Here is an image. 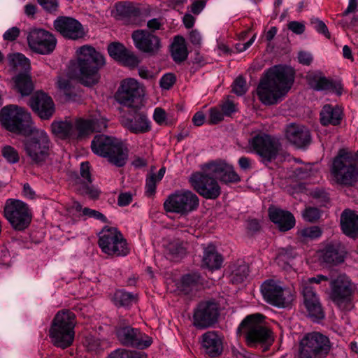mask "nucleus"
I'll return each mask as SVG.
<instances>
[{
  "mask_svg": "<svg viewBox=\"0 0 358 358\" xmlns=\"http://www.w3.org/2000/svg\"><path fill=\"white\" fill-rule=\"evenodd\" d=\"M294 80V72L290 67L275 65L262 75L256 92L259 101L264 105L277 103L291 89Z\"/></svg>",
  "mask_w": 358,
  "mask_h": 358,
  "instance_id": "f257e3e1",
  "label": "nucleus"
},
{
  "mask_svg": "<svg viewBox=\"0 0 358 358\" xmlns=\"http://www.w3.org/2000/svg\"><path fill=\"white\" fill-rule=\"evenodd\" d=\"M78 78L82 84L90 87L100 78L99 70L105 64L103 55L90 45H83L77 50Z\"/></svg>",
  "mask_w": 358,
  "mask_h": 358,
  "instance_id": "f03ea898",
  "label": "nucleus"
},
{
  "mask_svg": "<svg viewBox=\"0 0 358 358\" xmlns=\"http://www.w3.org/2000/svg\"><path fill=\"white\" fill-rule=\"evenodd\" d=\"M92 152L107 158L112 164L122 167L128 159V149L119 138L104 134L96 135L91 142Z\"/></svg>",
  "mask_w": 358,
  "mask_h": 358,
  "instance_id": "7ed1b4c3",
  "label": "nucleus"
},
{
  "mask_svg": "<svg viewBox=\"0 0 358 358\" xmlns=\"http://www.w3.org/2000/svg\"><path fill=\"white\" fill-rule=\"evenodd\" d=\"M76 324V315L73 312L69 310L57 312L49 329L52 343L62 349L71 346L75 338Z\"/></svg>",
  "mask_w": 358,
  "mask_h": 358,
  "instance_id": "20e7f679",
  "label": "nucleus"
},
{
  "mask_svg": "<svg viewBox=\"0 0 358 358\" xmlns=\"http://www.w3.org/2000/svg\"><path fill=\"white\" fill-rule=\"evenodd\" d=\"M0 122L7 131L16 134L25 135L33 131L30 113L17 105H8L1 108Z\"/></svg>",
  "mask_w": 358,
  "mask_h": 358,
  "instance_id": "39448f33",
  "label": "nucleus"
},
{
  "mask_svg": "<svg viewBox=\"0 0 358 358\" xmlns=\"http://www.w3.org/2000/svg\"><path fill=\"white\" fill-rule=\"evenodd\" d=\"M264 318L259 313L248 315L238 328V332L245 335L250 347L270 345L272 342L270 330L262 324Z\"/></svg>",
  "mask_w": 358,
  "mask_h": 358,
  "instance_id": "423d86ee",
  "label": "nucleus"
},
{
  "mask_svg": "<svg viewBox=\"0 0 358 358\" xmlns=\"http://www.w3.org/2000/svg\"><path fill=\"white\" fill-rule=\"evenodd\" d=\"M23 142V149L33 164L43 165L50 155L51 141L44 130H36Z\"/></svg>",
  "mask_w": 358,
  "mask_h": 358,
  "instance_id": "0eeeda50",
  "label": "nucleus"
},
{
  "mask_svg": "<svg viewBox=\"0 0 358 358\" xmlns=\"http://www.w3.org/2000/svg\"><path fill=\"white\" fill-rule=\"evenodd\" d=\"M3 216L16 231L27 229L32 220V213L29 205L15 199H8L3 207Z\"/></svg>",
  "mask_w": 358,
  "mask_h": 358,
  "instance_id": "6e6552de",
  "label": "nucleus"
},
{
  "mask_svg": "<svg viewBox=\"0 0 358 358\" xmlns=\"http://www.w3.org/2000/svg\"><path fill=\"white\" fill-rule=\"evenodd\" d=\"M99 245L102 252L111 256H126L129 252L127 241L115 227H105L99 234Z\"/></svg>",
  "mask_w": 358,
  "mask_h": 358,
  "instance_id": "1a4fd4ad",
  "label": "nucleus"
},
{
  "mask_svg": "<svg viewBox=\"0 0 358 358\" xmlns=\"http://www.w3.org/2000/svg\"><path fill=\"white\" fill-rule=\"evenodd\" d=\"M330 347L326 336L316 331L306 334L300 341L299 358H324Z\"/></svg>",
  "mask_w": 358,
  "mask_h": 358,
  "instance_id": "9d476101",
  "label": "nucleus"
},
{
  "mask_svg": "<svg viewBox=\"0 0 358 358\" xmlns=\"http://www.w3.org/2000/svg\"><path fill=\"white\" fill-rule=\"evenodd\" d=\"M358 176V150L352 155L346 149H341L337 154V182L351 185Z\"/></svg>",
  "mask_w": 358,
  "mask_h": 358,
  "instance_id": "9b49d317",
  "label": "nucleus"
},
{
  "mask_svg": "<svg viewBox=\"0 0 358 358\" xmlns=\"http://www.w3.org/2000/svg\"><path fill=\"white\" fill-rule=\"evenodd\" d=\"M199 203L198 196L192 192L180 190L168 196L164 203V208L166 212L184 215L196 210Z\"/></svg>",
  "mask_w": 358,
  "mask_h": 358,
  "instance_id": "f8f14e48",
  "label": "nucleus"
},
{
  "mask_svg": "<svg viewBox=\"0 0 358 358\" xmlns=\"http://www.w3.org/2000/svg\"><path fill=\"white\" fill-rule=\"evenodd\" d=\"M264 299L269 304L278 308H286L294 300V295L289 288L282 287L280 282L269 279L261 285Z\"/></svg>",
  "mask_w": 358,
  "mask_h": 358,
  "instance_id": "ddd939ff",
  "label": "nucleus"
},
{
  "mask_svg": "<svg viewBox=\"0 0 358 358\" xmlns=\"http://www.w3.org/2000/svg\"><path fill=\"white\" fill-rule=\"evenodd\" d=\"M250 152L260 156L264 162H271L275 159L280 148L279 141L265 133L255 135L248 141Z\"/></svg>",
  "mask_w": 358,
  "mask_h": 358,
  "instance_id": "4468645a",
  "label": "nucleus"
},
{
  "mask_svg": "<svg viewBox=\"0 0 358 358\" xmlns=\"http://www.w3.org/2000/svg\"><path fill=\"white\" fill-rule=\"evenodd\" d=\"M217 178L206 169L203 172L195 173L189 178L194 189L206 199H215L220 195L221 188Z\"/></svg>",
  "mask_w": 358,
  "mask_h": 358,
  "instance_id": "2eb2a0df",
  "label": "nucleus"
},
{
  "mask_svg": "<svg viewBox=\"0 0 358 358\" xmlns=\"http://www.w3.org/2000/svg\"><path fill=\"white\" fill-rule=\"evenodd\" d=\"M220 315L219 304L213 301H201L194 308L192 324L197 329H205L213 327Z\"/></svg>",
  "mask_w": 358,
  "mask_h": 358,
  "instance_id": "dca6fc26",
  "label": "nucleus"
},
{
  "mask_svg": "<svg viewBox=\"0 0 358 358\" xmlns=\"http://www.w3.org/2000/svg\"><path fill=\"white\" fill-rule=\"evenodd\" d=\"M115 334L118 341L124 346L143 350L152 343L149 336L139 329L131 325H119L115 328Z\"/></svg>",
  "mask_w": 358,
  "mask_h": 358,
  "instance_id": "f3484780",
  "label": "nucleus"
},
{
  "mask_svg": "<svg viewBox=\"0 0 358 358\" xmlns=\"http://www.w3.org/2000/svg\"><path fill=\"white\" fill-rule=\"evenodd\" d=\"M29 48L41 55H49L56 47L57 39L49 31L43 29H32L27 36Z\"/></svg>",
  "mask_w": 358,
  "mask_h": 358,
  "instance_id": "a211bd4d",
  "label": "nucleus"
},
{
  "mask_svg": "<svg viewBox=\"0 0 358 358\" xmlns=\"http://www.w3.org/2000/svg\"><path fill=\"white\" fill-rule=\"evenodd\" d=\"M131 38L136 49L150 56L157 55L162 48L160 38L147 29L134 31Z\"/></svg>",
  "mask_w": 358,
  "mask_h": 358,
  "instance_id": "6ab92c4d",
  "label": "nucleus"
},
{
  "mask_svg": "<svg viewBox=\"0 0 358 358\" xmlns=\"http://www.w3.org/2000/svg\"><path fill=\"white\" fill-rule=\"evenodd\" d=\"M142 95L143 89L138 82L134 78H127L122 81L116 99L121 105L131 108L141 100Z\"/></svg>",
  "mask_w": 358,
  "mask_h": 358,
  "instance_id": "aec40b11",
  "label": "nucleus"
},
{
  "mask_svg": "<svg viewBox=\"0 0 358 358\" xmlns=\"http://www.w3.org/2000/svg\"><path fill=\"white\" fill-rule=\"evenodd\" d=\"M53 25L55 30L66 38L77 40L85 35L81 23L73 17H58L55 20Z\"/></svg>",
  "mask_w": 358,
  "mask_h": 358,
  "instance_id": "412c9836",
  "label": "nucleus"
},
{
  "mask_svg": "<svg viewBox=\"0 0 358 358\" xmlns=\"http://www.w3.org/2000/svg\"><path fill=\"white\" fill-rule=\"evenodd\" d=\"M29 105L42 120H49L55 111L52 99L43 92H36L30 98Z\"/></svg>",
  "mask_w": 358,
  "mask_h": 358,
  "instance_id": "4be33fe9",
  "label": "nucleus"
},
{
  "mask_svg": "<svg viewBox=\"0 0 358 358\" xmlns=\"http://www.w3.org/2000/svg\"><path fill=\"white\" fill-rule=\"evenodd\" d=\"M106 127V120L100 116H93L87 119L78 118L74 125L76 138H83L94 132H101Z\"/></svg>",
  "mask_w": 358,
  "mask_h": 358,
  "instance_id": "5701e85b",
  "label": "nucleus"
},
{
  "mask_svg": "<svg viewBox=\"0 0 358 358\" xmlns=\"http://www.w3.org/2000/svg\"><path fill=\"white\" fill-rule=\"evenodd\" d=\"M287 140L298 149H306L311 142L310 131L305 126L292 123L285 130Z\"/></svg>",
  "mask_w": 358,
  "mask_h": 358,
  "instance_id": "b1692460",
  "label": "nucleus"
},
{
  "mask_svg": "<svg viewBox=\"0 0 358 358\" xmlns=\"http://www.w3.org/2000/svg\"><path fill=\"white\" fill-rule=\"evenodd\" d=\"M356 289L355 285L344 273L337 275V306L342 309L350 306L352 295Z\"/></svg>",
  "mask_w": 358,
  "mask_h": 358,
  "instance_id": "393cba45",
  "label": "nucleus"
},
{
  "mask_svg": "<svg viewBox=\"0 0 358 358\" xmlns=\"http://www.w3.org/2000/svg\"><path fill=\"white\" fill-rule=\"evenodd\" d=\"M201 348L206 355L215 358L223 352V341L221 336L215 331H208L201 337Z\"/></svg>",
  "mask_w": 358,
  "mask_h": 358,
  "instance_id": "a878e982",
  "label": "nucleus"
},
{
  "mask_svg": "<svg viewBox=\"0 0 358 358\" xmlns=\"http://www.w3.org/2000/svg\"><path fill=\"white\" fill-rule=\"evenodd\" d=\"M208 169L222 182L225 184L237 183L241 177L231 165L224 162H212L207 164Z\"/></svg>",
  "mask_w": 358,
  "mask_h": 358,
  "instance_id": "bb28decb",
  "label": "nucleus"
},
{
  "mask_svg": "<svg viewBox=\"0 0 358 358\" xmlns=\"http://www.w3.org/2000/svg\"><path fill=\"white\" fill-rule=\"evenodd\" d=\"M122 125L134 134H143L151 129L150 122L143 112L136 110L133 117H124Z\"/></svg>",
  "mask_w": 358,
  "mask_h": 358,
  "instance_id": "cd10ccee",
  "label": "nucleus"
},
{
  "mask_svg": "<svg viewBox=\"0 0 358 358\" xmlns=\"http://www.w3.org/2000/svg\"><path fill=\"white\" fill-rule=\"evenodd\" d=\"M304 303L310 317L315 320H320L324 317V313L322 309L317 295L313 288L310 286H305L302 291Z\"/></svg>",
  "mask_w": 358,
  "mask_h": 358,
  "instance_id": "c85d7f7f",
  "label": "nucleus"
},
{
  "mask_svg": "<svg viewBox=\"0 0 358 358\" xmlns=\"http://www.w3.org/2000/svg\"><path fill=\"white\" fill-rule=\"evenodd\" d=\"M341 230L347 236L355 239L358 237V214L350 209H345L341 215Z\"/></svg>",
  "mask_w": 358,
  "mask_h": 358,
  "instance_id": "c756f323",
  "label": "nucleus"
},
{
  "mask_svg": "<svg viewBox=\"0 0 358 358\" xmlns=\"http://www.w3.org/2000/svg\"><path fill=\"white\" fill-rule=\"evenodd\" d=\"M268 215L270 220L282 231H287L292 229L295 225V219L293 215L286 210L277 208H270L268 209Z\"/></svg>",
  "mask_w": 358,
  "mask_h": 358,
  "instance_id": "7c9ffc66",
  "label": "nucleus"
},
{
  "mask_svg": "<svg viewBox=\"0 0 358 358\" xmlns=\"http://www.w3.org/2000/svg\"><path fill=\"white\" fill-rule=\"evenodd\" d=\"M306 78L310 87L316 91H327L334 87L333 81L326 78L321 71L308 72Z\"/></svg>",
  "mask_w": 358,
  "mask_h": 358,
  "instance_id": "2f4dec72",
  "label": "nucleus"
},
{
  "mask_svg": "<svg viewBox=\"0 0 358 358\" xmlns=\"http://www.w3.org/2000/svg\"><path fill=\"white\" fill-rule=\"evenodd\" d=\"M222 262V257L217 252L213 244L204 248L202 259L203 266L210 270H217L221 267Z\"/></svg>",
  "mask_w": 358,
  "mask_h": 358,
  "instance_id": "473e14b6",
  "label": "nucleus"
},
{
  "mask_svg": "<svg viewBox=\"0 0 358 358\" xmlns=\"http://www.w3.org/2000/svg\"><path fill=\"white\" fill-rule=\"evenodd\" d=\"M51 128L52 133L60 138H76V131L74 125L70 121H54Z\"/></svg>",
  "mask_w": 358,
  "mask_h": 358,
  "instance_id": "72a5a7b5",
  "label": "nucleus"
},
{
  "mask_svg": "<svg viewBox=\"0 0 358 358\" xmlns=\"http://www.w3.org/2000/svg\"><path fill=\"white\" fill-rule=\"evenodd\" d=\"M171 54L174 62L177 63L185 61L188 56L185 40L182 36H176L171 46Z\"/></svg>",
  "mask_w": 358,
  "mask_h": 358,
  "instance_id": "f704fd0d",
  "label": "nucleus"
},
{
  "mask_svg": "<svg viewBox=\"0 0 358 358\" xmlns=\"http://www.w3.org/2000/svg\"><path fill=\"white\" fill-rule=\"evenodd\" d=\"M202 278L197 273L184 275L180 280L179 289L185 294H188L201 284Z\"/></svg>",
  "mask_w": 358,
  "mask_h": 358,
  "instance_id": "c9c22d12",
  "label": "nucleus"
},
{
  "mask_svg": "<svg viewBox=\"0 0 358 358\" xmlns=\"http://www.w3.org/2000/svg\"><path fill=\"white\" fill-rule=\"evenodd\" d=\"M15 87L22 96H29L34 90L31 77L25 73H19L14 78Z\"/></svg>",
  "mask_w": 358,
  "mask_h": 358,
  "instance_id": "e433bc0d",
  "label": "nucleus"
},
{
  "mask_svg": "<svg viewBox=\"0 0 358 358\" xmlns=\"http://www.w3.org/2000/svg\"><path fill=\"white\" fill-rule=\"evenodd\" d=\"M310 283H320L322 281H329L330 289L326 292L329 301L336 303V278L332 275H317L315 277L308 278Z\"/></svg>",
  "mask_w": 358,
  "mask_h": 358,
  "instance_id": "4c0bfd02",
  "label": "nucleus"
},
{
  "mask_svg": "<svg viewBox=\"0 0 358 358\" xmlns=\"http://www.w3.org/2000/svg\"><path fill=\"white\" fill-rule=\"evenodd\" d=\"M136 294L120 289L115 292L113 299L117 306H129L136 301Z\"/></svg>",
  "mask_w": 358,
  "mask_h": 358,
  "instance_id": "58836bf2",
  "label": "nucleus"
},
{
  "mask_svg": "<svg viewBox=\"0 0 358 358\" xmlns=\"http://www.w3.org/2000/svg\"><path fill=\"white\" fill-rule=\"evenodd\" d=\"M322 235V230L317 226L304 227L298 230L297 236L301 241L306 242L318 238Z\"/></svg>",
  "mask_w": 358,
  "mask_h": 358,
  "instance_id": "ea45409f",
  "label": "nucleus"
},
{
  "mask_svg": "<svg viewBox=\"0 0 358 358\" xmlns=\"http://www.w3.org/2000/svg\"><path fill=\"white\" fill-rule=\"evenodd\" d=\"M249 274L248 266L243 264L236 267L230 275V281L234 284L243 282Z\"/></svg>",
  "mask_w": 358,
  "mask_h": 358,
  "instance_id": "a19ab883",
  "label": "nucleus"
},
{
  "mask_svg": "<svg viewBox=\"0 0 358 358\" xmlns=\"http://www.w3.org/2000/svg\"><path fill=\"white\" fill-rule=\"evenodd\" d=\"M1 155L9 164H17L20 161V154L18 151L11 145H4L1 149Z\"/></svg>",
  "mask_w": 358,
  "mask_h": 358,
  "instance_id": "79ce46f5",
  "label": "nucleus"
},
{
  "mask_svg": "<svg viewBox=\"0 0 358 358\" xmlns=\"http://www.w3.org/2000/svg\"><path fill=\"white\" fill-rule=\"evenodd\" d=\"M127 50V49L124 45L118 42L111 43L108 46V52L109 55L118 62L120 61Z\"/></svg>",
  "mask_w": 358,
  "mask_h": 358,
  "instance_id": "37998d69",
  "label": "nucleus"
},
{
  "mask_svg": "<svg viewBox=\"0 0 358 358\" xmlns=\"http://www.w3.org/2000/svg\"><path fill=\"white\" fill-rule=\"evenodd\" d=\"M108 358H145V355L140 352L117 349L112 352Z\"/></svg>",
  "mask_w": 358,
  "mask_h": 358,
  "instance_id": "c03bdc74",
  "label": "nucleus"
},
{
  "mask_svg": "<svg viewBox=\"0 0 358 358\" xmlns=\"http://www.w3.org/2000/svg\"><path fill=\"white\" fill-rule=\"evenodd\" d=\"M320 121L323 125H336L334 108L329 105H325L320 113Z\"/></svg>",
  "mask_w": 358,
  "mask_h": 358,
  "instance_id": "a18cd8bd",
  "label": "nucleus"
},
{
  "mask_svg": "<svg viewBox=\"0 0 358 358\" xmlns=\"http://www.w3.org/2000/svg\"><path fill=\"white\" fill-rule=\"evenodd\" d=\"M8 62L10 66L14 69L21 67L26 69L29 66V59L21 53H14L8 57Z\"/></svg>",
  "mask_w": 358,
  "mask_h": 358,
  "instance_id": "49530a36",
  "label": "nucleus"
},
{
  "mask_svg": "<svg viewBox=\"0 0 358 358\" xmlns=\"http://www.w3.org/2000/svg\"><path fill=\"white\" fill-rule=\"evenodd\" d=\"M297 255L295 250L292 247H287L282 249L277 257V262L278 264L284 262L289 264V261L294 259Z\"/></svg>",
  "mask_w": 358,
  "mask_h": 358,
  "instance_id": "de8ad7c7",
  "label": "nucleus"
},
{
  "mask_svg": "<svg viewBox=\"0 0 358 358\" xmlns=\"http://www.w3.org/2000/svg\"><path fill=\"white\" fill-rule=\"evenodd\" d=\"M59 89L63 92L66 96V99L69 101L73 99L75 96L69 80L59 78L57 82Z\"/></svg>",
  "mask_w": 358,
  "mask_h": 358,
  "instance_id": "09e8293b",
  "label": "nucleus"
},
{
  "mask_svg": "<svg viewBox=\"0 0 358 358\" xmlns=\"http://www.w3.org/2000/svg\"><path fill=\"white\" fill-rule=\"evenodd\" d=\"M320 259L327 264L334 263L336 259V248L334 245H327L322 251Z\"/></svg>",
  "mask_w": 358,
  "mask_h": 358,
  "instance_id": "8fccbe9b",
  "label": "nucleus"
},
{
  "mask_svg": "<svg viewBox=\"0 0 358 358\" xmlns=\"http://www.w3.org/2000/svg\"><path fill=\"white\" fill-rule=\"evenodd\" d=\"M140 62L141 60L136 54L127 50L119 62L127 66L136 67Z\"/></svg>",
  "mask_w": 358,
  "mask_h": 358,
  "instance_id": "3c124183",
  "label": "nucleus"
},
{
  "mask_svg": "<svg viewBox=\"0 0 358 358\" xmlns=\"http://www.w3.org/2000/svg\"><path fill=\"white\" fill-rule=\"evenodd\" d=\"M310 25L319 34L324 35L327 38H330V33L325 23L317 17L310 20Z\"/></svg>",
  "mask_w": 358,
  "mask_h": 358,
  "instance_id": "603ef678",
  "label": "nucleus"
},
{
  "mask_svg": "<svg viewBox=\"0 0 358 358\" xmlns=\"http://www.w3.org/2000/svg\"><path fill=\"white\" fill-rule=\"evenodd\" d=\"M321 215L320 210L317 208L308 207L302 213L303 219L309 222H316Z\"/></svg>",
  "mask_w": 358,
  "mask_h": 358,
  "instance_id": "864d4df0",
  "label": "nucleus"
},
{
  "mask_svg": "<svg viewBox=\"0 0 358 358\" xmlns=\"http://www.w3.org/2000/svg\"><path fill=\"white\" fill-rule=\"evenodd\" d=\"M159 182L155 180V173H150L145 180V193L147 196H150L155 194L157 183Z\"/></svg>",
  "mask_w": 358,
  "mask_h": 358,
  "instance_id": "5fc2aeb1",
  "label": "nucleus"
},
{
  "mask_svg": "<svg viewBox=\"0 0 358 358\" xmlns=\"http://www.w3.org/2000/svg\"><path fill=\"white\" fill-rule=\"evenodd\" d=\"M233 92L238 96L245 94L248 90L246 81L242 76L238 77L233 83Z\"/></svg>",
  "mask_w": 358,
  "mask_h": 358,
  "instance_id": "6e6d98bb",
  "label": "nucleus"
},
{
  "mask_svg": "<svg viewBox=\"0 0 358 358\" xmlns=\"http://www.w3.org/2000/svg\"><path fill=\"white\" fill-rule=\"evenodd\" d=\"M224 114L221 109L217 107H213L209 109V123L216 124L224 119Z\"/></svg>",
  "mask_w": 358,
  "mask_h": 358,
  "instance_id": "4d7b16f0",
  "label": "nucleus"
},
{
  "mask_svg": "<svg viewBox=\"0 0 358 358\" xmlns=\"http://www.w3.org/2000/svg\"><path fill=\"white\" fill-rule=\"evenodd\" d=\"M164 24V22L162 17L152 18L147 22V30L154 34L156 31L163 29Z\"/></svg>",
  "mask_w": 358,
  "mask_h": 358,
  "instance_id": "13d9d810",
  "label": "nucleus"
},
{
  "mask_svg": "<svg viewBox=\"0 0 358 358\" xmlns=\"http://www.w3.org/2000/svg\"><path fill=\"white\" fill-rule=\"evenodd\" d=\"M40 6L48 13L57 11L59 3L57 0H37Z\"/></svg>",
  "mask_w": 358,
  "mask_h": 358,
  "instance_id": "bf43d9fd",
  "label": "nucleus"
},
{
  "mask_svg": "<svg viewBox=\"0 0 358 358\" xmlns=\"http://www.w3.org/2000/svg\"><path fill=\"white\" fill-rule=\"evenodd\" d=\"M174 74L169 73L164 74L160 79V87L164 90H169L176 83Z\"/></svg>",
  "mask_w": 358,
  "mask_h": 358,
  "instance_id": "052dcab7",
  "label": "nucleus"
},
{
  "mask_svg": "<svg viewBox=\"0 0 358 358\" xmlns=\"http://www.w3.org/2000/svg\"><path fill=\"white\" fill-rule=\"evenodd\" d=\"M83 215L88 217H93L96 220L101 221L103 223L107 222L106 217L96 210H93L89 208H84L83 210Z\"/></svg>",
  "mask_w": 358,
  "mask_h": 358,
  "instance_id": "680f3d73",
  "label": "nucleus"
},
{
  "mask_svg": "<svg viewBox=\"0 0 358 358\" xmlns=\"http://www.w3.org/2000/svg\"><path fill=\"white\" fill-rule=\"evenodd\" d=\"M220 109L224 115L230 116L236 111V106L231 100L227 99L220 104Z\"/></svg>",
  "mask_w": 358,
  "mask_h": 358,
  "instance_id": "e2e57ef3",
  "label": "nucleus"
},
{
  "mask_svg": "<svg viewBox=\"0 0 358 358\" xmlns=\"http://www.w3.org/2000/svg\"><path fill=\"white\" fill-rule=\"evenodd\" d=\"M20 29L17 27H13L5 31L3 38L5 41H13L20 36Z\"/></svg>",
  "mask_w": 358,
  "mask_h": 358,
  "instance_id": "0e129e2a",
  "label": "nucleus"
},
{
  "mask_svg": "<svg viewBox=\"0 0 358 358\" xmlns=\"http://www.w3.org/2000/svg\"><path fill=\"white\" fill-rule=\"evenodd\" d=\"M231 353L234 358H250V353L242 346H233Z\"/></svg>",
  "mask_w": 358,
  "mask_h": 358,
  "instance_id": "69168bd1",
  "label": "nucleus"
},
{
  "mask_svg": "<svg viewBox=\"0 0 358 358\" xmlns=\"http://www.w3.org/2000/svg\"><path fill=\"white\" fill-rule=\"evenodd\" d=\"M288 29L296 34H301L305 31V25L303 23L298 21H291L287 24Z\"/></svg>",
  "mask_w": 358,
  "mask_h": 358,
  "instance_id": "338daca9",
  "label": "nucleus"
},
{
  "mask_svg": "<svg viewBox=\"0 0 358 358\" xmlns=\"http://www.w3.org/2000/svg\"><path fill=\"white\" fill-rule=\"evenodd\" d=\"M90 168V164L88 162H84L80 164V175L82 178L87 182L91 183L92 179Z\"/></svg>",
  "mask_w": 358,
  "mask_h": 358,
  "instance_id": "774afa93",
  "label": "nucleus"
}]
</instances>
